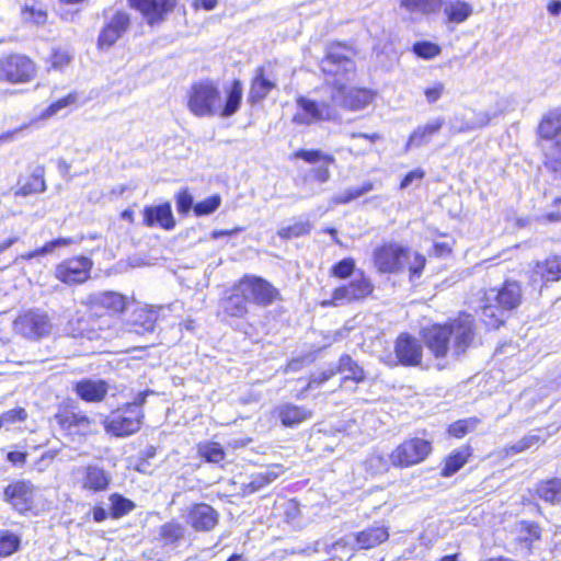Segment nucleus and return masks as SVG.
Segmentation results:
<instances>
[{
    "mask_svg": "<svg viewBox=\"0 0 561 561\" xmlns=\"http://www.w3.org/2000/svg\"><path fill=\"white\" fill-rule=\"evenodd\" d=\"M157 313L152 309H140L135 313V331L139 334L151 333L156 329Z\"/></svg>",
    "mask_w": 561,
    "mask_h": 561,
    "instance_id": "ea45409f",
    "label": "nucleus"
},
{
    "mask_svg": "<svg viewBox=\"0 0 561 561\" xmlns=\"http://www.w3.org/2000/svg\"><path fill=\"white\" fill-rule=\"evenodd\" d=\"M198 454L208 462L219 463L225 459V451L218 443L206 442L198 445Z\"/></svg>",
    "mask_w": 561,
    "mask_h": 561,
    "instance_id": "a18cd8bd",
    "label": "nucleus"
},
{
    "mask_svg": "<svg viewBox=\"0 0 561 561\" xmlns=\"http://www.w3.org/2000/svg\"><path fill=\"white\" fill-rule=\"evenodd\" d=\"M185 537V528L178 522H168L159 528V538L164 546L178 545Z\"/></svg>",
    "mask_w": 561,
    "mask_h": 561,
    "instance_id": "c9c22d12",
    "label": "nucleus"
},
{
    "mask_svg": "<svg viewBox=\"0 0 561 561\" xmlns=\"http://www.w3.org/2000/svg\"><path fill=\"white\" fill-rule=\"evenodd\" d=\"M470 456L468 448H462L454 451L447 459L443 469L442 474L444 477H451L458 470H460L467 462Z\"/></svg>",
    "mask_w": 561,
    "mask_h": 561,
    "instance_id": "a19ab883",
    "label": "nucleus"
},
{
    "mask_svg": "<svg viewBox=\"0 0 561 561\" xmlns=\"http://www.w3.org/2000/svg\"><path fill=\"white\" fill-rule=\"evenodd\" d=\"M536 492L540 499L552 504L561 503V480L550 479L537 485Z\"/></svg>",
    "mask_w": 561,
    "mask_h": 561,
    "instance_id": "e433bc0d",
    "label": "nucleus"
},
{
    "mask_svg": "<svg viewBox=\"0 0 561 561\" xmlns=\"http://www.w3.org/2000/svg\"><path fill=\"white\" fill-rule=\"evenodd\" d=\"M320 100H312L306 96L296 99L297 110L293 116V122L298 125L309 126L319 122H332L340 117L337 108L330 99V93L325 92Z\"/></svg>",
    "mask_w": 561,
    "mask_h": 561,
    "instance_id": "0eeeda50",
    "label": "nucleus"
},
{
    "mask_svg": "<svg viewBox=\"0 0 561 561\" xmlns=\"http://www.w3.org/2000/svg\"><path fill=\"white\" fill-rule=\"evenodd\" d=\"M25 419L26 411L23 408L9 410L0 416V427L7 424L24 421Z\"/></svg>",
    "mask_w": 561,
    "mask_h": 561,
    "instance_id": "4d7b16f0",
    "label": "nucleus"
},
{
    "mask_svg": "<svg viewBox=\"0 0 561 561\" xmlns=\"http://www.w3.org/2000/svg\"><path fill=\"white\" fill-rule=\"evenodd\" d=\"M249 300L243 290L239 287V280L232 287L226 290L219 300L220 309L224 314L231 318L242 319L249 312Z\"/></svg>",
    "mask_w": 561,
    "mask_h": 561,
    "instance_id": "6ab92c4d",
    "label": "nucleus"
},
{
    "mask_svg": "<svg viewBox=\"0 0 561 561\" xmlns=\"http://www.w3.org/2000/svg\"><path fill=\"white\" fill-rule=\"evenodd\" d=\"M545 167L561 178V113L549 112L538 126Z\"/></svg>",
    "mask_w": 561,
    "mask_h": 561,
    "instance_id": "39448f33",
    "label": "nucleus"
},
{
    "mask_svg": "<svg viewBox=\"0 0 561 561\" xmlns=\"http://www.w3.org/2000/svg\"><path fill=\"white\" fill-rule=\"evenodd\" d=\"M187 523L197 531H209L217 525L218 514L208 504H196L188 512Z\"/></svg>",
    "mask_w": 561,
    "mask_h": 561,
    "instance_id": "5701e85b",
    "label": "nucleus"
},
{
    "mask_svg": "<svg viewBox=\"0 0 561 561\" xmlns=\"http://www.w3.org/2000/svg\"><path fill=\"white\" fill-rule=\"evenodd\" d=\"M239 287L243 290L249 302L256 306L267 307L280 300L279 290L270 282L259 276H243L239 279Z\"/></svg>",
    "mask_w": 561,
    "mask_h": 561,
    "instance_id": "9b49d317",
    "label": "nucleus"
},
{
    "mask_svg": "<svg viewBox=\"0 0 561 561\" xmlns=\"http://www.w3.org/2000/svg\"><path fill=\"white\" fill-rule=\"evenodd\" d=\"M350 137L352 139H364L365 140V147L363 148H359L356 153L357 154H365L367 152H369L374 146V144L380 139V136L378 134H363V133H351L350 134Z\"/></svg>",
    "mask_w": 561,
    "mask_h": 561,
    "instance_id": "13d9d810",
    "label": "nucleus"
},
{
    "mask_svg": "<svg viewBox=\"0 0 561 561\" xmlns=\"http://www.w3.org/2000/svg\"><path fill=\"white\" fill-rule=\"evenodd\" d=\"M71 60V56L67 50L56 49L51 55V66L55 69H61L68 65Z\"/></svg>",
    "mask_w": 561,
    "mask_h": 561,
    "instance_id": "e2e57ef3",
    "label": "nucleus"
},
{
    "mask_svg": "<svg viewBox=\"0 0 561 561\" xmlns=\"http://www.w3.org/2000/svg\"><path fill=\"white\" fill-rule=\"evenodd\" d=\"M142 419V410L137 404H127L105 420V431L117 437L128 436L140 430Z\"/></svg>",
    "mask_w": 561,
    "mask_h": 561,
    "instance_id": "9d476101",
    "label": "nucleus"
},
{
    "mask_svg": "<svg viewBox=\"0 0 561 561\" xmlns=\"http://www.w3.org/2000/svg\"><path fill=\"white\" fill-rule=\"evenodd\" d=\"M57 424L70 435H88L92 433V420L84 414L69 410L59 411L55 415Z\"/></svg>",
    "mask_w": 561,
    "mask_h": 561,
    "instance_id": "412c9836",
    "label": "nucleus"
},
{
    "mask_svg": "<svg viewBox=\"0 0 561 561\" xmlns=\"http://www.w3.org/2000/svg\"><path fill=\"white\" fill-rule=\"evenodd\" d=\"M295 158L302 159L308 163H317L322 161L327 164H333L335 162V158L332 154L324 153L321 150H306L300 149L295 152Z\"/></svg>",
    "mask_w": 561,
    "mask_h": 561,
    "instance_id": "49530a36",
    "label": "nucleus"
},
{
    "mask_svg": "<svg viewBox=\"0 0 561 561\" xmlns=\"http://www.w3.org/2000/svg\"><path fill=\"white\" fill-rule=\"evenodd\" d=\"M374 265L380 273L396 274L409 268L411 277L419 276L425 266V257L411 254L408 248L398 243H388L374 250Z\"/></svg>",
    "mask_w": 561,
    "mask_h": 561,
    "instance_id": "7ed1b4c3",
    "label": "nucleus"
},
{
    "mask_svg": "<svg viewBox=\"0 0 561 561\" xmlns=\"http://www.w3.org/2000/svg\"><path fill=\"white\" fill-rule=\"evenodd\" d=\"M20 545V538L9 530L0 531V556L8 557L14 553Z\"/></svg>",
    "mask_w": 561,
    "mask_h": 561,
    "instance_id": "8fccbe9b",
    "label": "nucleus"
},
{
    "mask_svg": "<svg viewBox=\"0 0 561 561\" xmlns=\"http://www.w3.org/2000/svg\"><path fill=\"white\" fill-rule=\"evenodd\" d=\"M473 12L471 4L462 0H454L446 3L444 13L447 16L449 22L453 23H462L465 22Z\"/></svg>",
    "mask_w": 561,
    "mask_h": 561,
    "instance_id": "f704fd0d",
    "label": "nucleus"
},
{
    "mask_svg": "<svg viewBox=\"0 0 561 561\" xmlns=\"http://www.w3.org/2000/svg\"><path fill=\"white\" fill-rule=\"evenodd\" d=\"M337 373L345 374L344 379L360 382L365 379L363 368L350 355L341 356L337 367H334Z\"/></svg>",
    "mask_w": 561,
    "mask_h": 561,
    "instance_id": "4c0bfd02",
    "label": "nucleus"
},
{
    "mask_svg": "<svg viewBox=\"0 0 561 561\" xmlns=\"http://www.w3.org/2000/svg\"><path fill=\"white\" fill-rule=\"evenodd\" d=\"M112 514L115 517L123 516L134 508V503L121 495H112Z\"/></svg>",
    "mask_w": 561,
    "mask_h": 561,
    "instance_id": "864d4df0",
    "label": "nucleus"
},
{
    "mask_svg": "<svg viewBox=\"0 0 561 561\" xmlns=\"http://www.w3.org/2000/svg\"><path fill=\"white\" fill-rule=\"evenodd\" d=\"M36 489L31 481L18 480L5 486L3 500L19 514H25L34 505Z\"/></svg>",
    "mask_w": 561,
    "mask_h": 561,
    "instance_id": "4468645a",
    "label": "nucleus"
},
{
    "mask_svg": "<svg viewBox=\"0 0 561 561\" xmlns=\"http://www.w3.org/2000/svg\"><path fill=\"white\" fill-rule=\"evenodd\" d=\"M329 165L323 163L320 167L311 168L301 178V183L305 186H309L311 183L324 184L331 179V172Z\"/></svg>",
    "mask_w": 561,
    "mask_h": 561,
    "instance_id": "c03bdc74",
    "label": "nucleus"
},
{
    "mask_svg": "<svg viewBox=\"0 0 561 561\" xmlns=\"http://www.w3.org/2000/svg\"><path fill=\"white\" fill-rule=\"evenodd\" d=\"M46 190L43 173L32 174L24 183L20 184L18 195L27 196L34 193H42Z\"/></svg>",
    "mask_w": 561,
    "mask_h": 561,
    "instance_id": "37998d69",
    "label": "nucleus"
},
{
    "mask_svg": "<svg viewBox=\"0 0 561 561\" xmlns=\"http://www.w3.org/2000/svg\"><path fill=\"white\" fill-rule=\"evenodd\" d=\"M110 476L98 466H88L83 469L82 488L93 492L107 489Z\"/></svg>",
    "mask_w": 561,
    "mask_h": 561,
    "instance_id": "c756f323",
    "label": "nucleus"
},
{
    "mask_svg": "<svg viewBox=\"0 0 561 561\" xmlns=\"http://www.w3.org/2000/svg\"><path fill=\"white\" fill-rule=\"evenodd\" d=\"M277 477L278 473L273 470L253 473L250 476L249 481L241 483V493L244 496L254 494L272 483Z\"/></svg>",
    "mask_w": 561,
    "mask_h": 561,
    "instance_id": "7c9ffc66",
    "label": "nucleus"
},
{
    "mask_svg": "<svg viewBox=\"0 0 561 561\" xmlns=\"http://www.w3.org/2000/svg\"><path fill=\"white\" fill-rule=\"evenodd\" d=\"M515 531L517 541L524 543L527 549L541 537V528L534 522L520 520L516 524Z\"/></svg>",
    "mask_w": 561,
    "mask_h": 561,
    "instance_id": "2f4dec72",
    "label": "nucleus"
},
{
    "mask_svg": "<svg viewBox=\"0 0 561 561\" xmlns=\"http://www.w3.org/2000/svg\"><path fill=\"white\" fill-rule=\"evenodd\" d=\"M36 65L27 56L11 54L0 58V81L21 84L32 81L36 76Z\"/></svg>",
    "mask_w": 561,
    "mask_h": 561,
    "instance_id": "6e6552de",
    "label": "nucleus"
},
{
    "mask_svg": "<svg viewBox=\"0 0 561 561\" xmlns=\"http://www.w3.org/2000/svg\"><path fill=\"white\" fill-rule=\"evenodd\" d=\"M443 0H400V7L412 14L428 15L438 12Z\"/></svg>",
    "mask_w": 561,
    "mask_h": 561,
    "instance_id": "72a5a7b5",
    "label": "nucleus"
},
{
    "mask_svg": "<svg viewBox=\"0 0 561 561\" xmlns=\"http://www.w3.org/2000/svg\"><path fill=\"white\" fill-rule=\"evenodd\" d=\"M144 224L148 227L159 226L165 230H171L175 226L171 205L164 203L158 206H147L144 209Z\"/></svg>",
    "mask_w": 561,
    "mask_h": 561,
    "instance_id": "b1692460",
    "label": "nucleus"
},
{
    "mask_svg": "<svg viewBox=\"0 0 561 561\" xmlns=\"http://www.w3.org/2000/svg\"><path fill=\"white\" fill-rule=\"evenodd\" d=\"M23 19L32 21L35 24H44L47 20V13L43 9H35L32 5L25 4L22 9Z\"/></svg>",
    "mask_w": 561,
    "mask_h": 561,
    "instance_id": "5fc2aeb1",
    "label": "nucleus"
},
{
    "mask_svg": "<svg viewBox=\"0 0 561 561\" xmlns=\"http://www.w3.org/2000/svg\"><path fill=\"white\" fill-rule=\"evenodd\" d=\"M476 335L474 319L461 314L444 325L423 331V341L437 360H458L472 345Z\"/></svg>",
    "mask_w": 561,
    "mask_h": 561,
    "instance_id": "f257e3e1",
    "label": "nucleus"
},
{
    "mask_svg": "<svg viewBox=\"0 0 561 561\" xmlns=\"http://www.w3.org/2000/svg\"><path fill=\"white\" fill-rule=\"evenodd\" d=\"M220 203H221L220 196L213 195V196L197 203L194 206V211L197 216L209 215V214L214 213L220 206Z\"/></svg>",
    "mask_w": 561,
    "mask_h": 561,
    "instance_id": "603ef678",
    "label": "nucleus"
},
{
    "mask_svg": "<svg viewBox=\"0 0 561 561\" xmlns=\"http://www.w3.org/2000/svg\"><path fill=\"white\" fill-rule=\"evenodd\" d=\"M312 225L310 221H297L278 230V236L283 239H293L310 233Z\"/></svg>",
    "mask_w": 561,
    "mask_h": 561,
    "instance_id": "de8ad7c7",
    "label": "nucleus"
},
{
    "mask_svg": "<svg viewBox=\"0 0 561 561\" xmlns=\"http://www.w3.org/2000/svg\"><path fill=\"white\" fill-rule=\"evenodd\" d=\"M332 103L351 111H359L366 107L374 99V93L367 89L346 88V84L332 89L330 92Z\"/></svg>",
    "mask_w": 561,
    "mask_h": 561,
    "instance_id": "2eb2a0df",
    "label": "nucleus"
},
{
    "mask_svg": "<svg viewBox=\"0 0 561 561\" xmlns=\"http://www.w3.org/2000/svg\"><path fill=\"white\" fill-rule=\"evenodd\" d=\"M354 268L355 262L353 259L348 257L335 264L331 270V274L339 278H346L352 275Z\"/></svg>",
    "mask_w": 561,
    "mask_h": 561,
    "instance_id": "6e6d98bb",
    "label": "nucleus"
},
{
    "mask_svg": "<svg viewBox=\"0 0 561 561\" xmlns=\"http://www.w3.org/2000/svg\"><path fill=\"white\" fill-rule=\"evenodd\" d=\"M553 206L556 210H551L545 214V219L550 222L561 221V197L554 199Z\"/></svg>",
    "mask_w": 561,
    "mask_h": 561,
    "instance_id": "774afa93",
    "label": "nucleus"
},
{
    "mask_svg": "<svg viewBox=\"0 0 561 561\" xmlns=\"http://www.w3.org/2000/svg\"><path fill=\"white\" fill-rule=\"evenodd\" d=\"M373 290L374 285L371 284V282L363 274H360L354 277L348 285L334 289L332 294V299L324 300L322 302V306H337L339 304L344 301L351 302L354 300L364 299L365 297L369 296L373 293Z\"/></svg>",
    "mask_w": 561,
    "mask_h": 561,
    "instance_id": "dca6fc26",
    "label": "nucleus"
},
{
    "mask_svg": "<svg viewBox=\"0 0 561 561\" xmlns=\"http://www.w3.org/2000/svg\"><path fill=\"white\" fill-rule=\"evenodd\" d=\"M226 92V102L222 105L217 84L209 80L196 82L187 92V107L197 117H210L216 114L221 117H230L239 111L241 105L243 94L241 81L233 80Z\"/></svg>",
    "mask_w": 561,
    "mask_h": 561,
    "instance_id": "f03ea898",
    "label": "nucleus"
},
{
    "mask_svg": "<svg viewBox=\"0 0 561 561\" xmlns=\"http://www.w3.org/2000/svg\"><path fill=\"white\" fill-rule=\"evenodd\" d=\"M82 304L95 312L99 309L122 312L126 308V297L116 291H98L89 294Z\"/></svg>",
    "mask_w": 561,
    "mask_h": 561,
    "instance_id": "aec40b11",
    "label": "nucleus"
},
{
    "mask_svg": "<svg viewBox=\"0 0 561 561\" xmlns=\"http://www.w3.org/2000/svg\"><path fill=\"white\" fill-rule=\"evenodd\" d=\"M335 375L336 370L334 367H330L320 373L319 375H312L305 390L314 389L316 387H319L320 385H322L323 382H325Z\"/></svg>",
    "mask_w": 561,
    "mask_h": 561,
    "instance_id": "bf43d9fd",
    "label": "nucleus"
},
{
    "mask_svg": "<svg viewBox=\"0 0 561 561\" xmlns=\"http://www.w3.org/2000/svg\"><path fill=\"white\" fill-rule=\"evenodd\" d=\"M482 317L486 325L497 329L503 324L504 311L516 308L522 301V287L515 280H506L500 288H490L484 294Z\"/></svg>",
    "mask_w": 561,
    "mask_h": 561,
    "instance_id": "20e7f679",
    "label": "nucleus"
},
{
    "mask_svg": "<svg viewBox=\"0 0 561 561\" xmlns=\"http://www.w3.org/2000/svg\"><path fill=\"white\" fill-rule=\"evenodd\" d=\"M77 101V94L70 93L65 98H61L57 100L56 102L51 103L47 110L46 115L51 116L58 113L60 110L67 107L70 104H73Z\"/></svg>",
    "mask_w": 561,
    "mask_h": 561,
    "instance_id": "052dcab7",
    "label": "nucleus"
},
{
    "mask_svg": "<svg viewBox=\"0 0 561 561\" xmlns=\"http://www.w3.org/2000/svg\"><path fill=\"white\" fill-rule=\"evenodd\" d=\"M398 362L403 366H417L422 362L423 351L420 342L408 333L398 336L394 344Z\"/></svg>",
    "mask_w": 561,
    "mask_h": 561,
    "instance_id": "a211bd4d",
    "label": "nucleus"
},
{
    "mask_svg": "<svg viewBox=\"0 0 561 561\" xmlns=\"http://www.w3.org/2000/svg\"><path fill=\"white\" fill-rule=\"evenodd\" d=\"M76 393L87 402H100L107 393V383L103 380L83 379L76 383Z\"/></svg>",
    "mask_w": 561,
    "mask_h": 561,
    "instance_id": "a878e982",
    "label": "nucleus"
},
{
    "mask_svg": "<svg viewBox=\"0 0 561 561\" xmlns=\"http://www.w3.org/2000/svg\"><path fill=\"white\" fill-rule=\"evenodd\" d=\"M424 175L425 172L421 168L410 171L401 181L400 188H407L414 182H421Z\"/></svg>",
    "mask_w": 561,
    "mask_h": 561,
    "instance_id": "69168bd1",
    "label": "nucleus"
},
{
    "mask_svg": "<svg viewBox=\"0 0 561 561\" xmlns=\"http://www.w3.org/2000/svg\"><path fill=\"white\" fill-rule=\"evenodd\" d=\"M129 25V14L122 10L115 11L100 32L98 47L100 49H104L114 45L126 33Z\"/></svg>",
    "mask_w": 561,
    "mask_h": 561,
    "instance_id": "f3484780",
    "label": "nucleus"
},
{
    "mask_svg": "<svg viewBox=\"0 0 561 561\" xmlns=\"http://www.w3.org/2000/svg\"><path fill=\"white\" fill-rule=\"evenodd\" d=\"M389 538V530L386 526H371L354 535L358 549H373Z\"/></svg>",
    "mask_w": 561,
    "mask_h": 561,
    "instance_id": "bb28decb",
    "label": "nucleus"
},
{
    "mask_svg": "<svg viewBox=\"0 0 561 561\" xmlns=\"http://www.w3.org/2000/svg\"><path fill=\"white\" fill-rule=\"evenodd\" d=\"M413 51L423 59H433L439 55L440 48L432 42H417L413 45Z\"/></svg>",
    "mask_w": 561,
    "mask_h": 561,
    "instance_id": "3c124183",
    "label": "nucleus"
},
{
    "mask_svg": "<svg viewBox=\"0 0 561 561\" xmlns=\"http://www.w3.org/2000/svg\"><path fill=\"white\" fill-rule=\"evenodd\" d=\"M535 274L547 282H557L561 279V256L552 255L543 262H538L535 267Z\"/></svg>",
    "mask_w": 561,
    "mask_h": 561,
    "instance_id": "473e14b6",
    "label": "nucleus"
},
{
    "mask_svg": "<svg viewBox=\"0 0 561 561\" xmlns=\"http://www.w3.org/2000/svg\"><path fill=\"white\" fill-rule=\"evenodd\" d=\"M470 428H472V422L470 420H460L453 423L449 426L448 432L455 437H462L470 431Z\"/></svg>",
    "mask_w": 561,
    "mask_h": 561,
    "instance_id": "680f3d73",
    "label": "nucleus"
},
{
    "mask_svg": "<svg viewBox=\"0 0 561 561\" xmlns=\"http://www.w3.org/2000/svg\"><path fill=\"white\" fill-rule=\"evenodd\" d=\"M541 442L542 439L538 434L526 435L515 444L507 446L505 448V454L507 456L516 455L539 445Z\"/></svg>",
    "mask_w": 561,
    "mask_h": 561,
    "instance_id": "09e8293b",
    "label": "nucleus"
},
{
    "mask_svg": "<svg viewBox=\"0 0 561 561\" xmlns=\"http://www.w3.org/2000/svg\"><path fill=\"white\" fill-rule=\"evenodd\" d=\"M364 465L365 469L371 474H381L387 472L392 463L390 456L386 457L381 454L374 453L366 458Z\"/></svg>",
    "mask_w": 561,
    "mask_h": 561,
    "instance_id": "79ce46f5",
    "label": "nucleus"
},
{
    "mask_svg": "<svg viewBox=\"0 0 561 561\" xmlns=\"http://www.w3.org/2000/svg\"><path fill=\"white\" fill-rule=\"evenodd\" d=\"M93 262L80 255L66 259L55 266L54 275L61 283L73 286L85 283L90 278Z\"/></svg>",
    "mask_w": 561,
    "mask_h": 561,
    "instance_id": "f8f14e48",
    "label": "nucleus"
},
{
    "mask_svg": "<svg viewBox=\"0 0 561 561\" xmlns=\"http://www.w3.org/2000/svg\"><path fill=\"white\" fill-rule=\"evenodd\" d=\"M431 443L422 438H411L397 446L390 454L391 463L407 468L422 462L431 453Z\"/></svg>",
    "mask_w": 561,
    "mask_h": 561,
    "instance_id": "ddd939ff",
    "label": "nucleus"
},
{
    "mask_svg": "<svg viewBox=\"0 0 561 561\" xmlns=\"http://www.w3.org/2000/svg\"><path fill=\"white\" fill-rule=\"evenodd\" d=\"M51 329L50 318L46 312L38 309L24 311L13 321L14 332L31 341H37L49 335Z\"/></svg>",
    "mask_w": 561,
    "mask_h": 561,
    "instance_id": "1a4fd4ad",
    "label": "nucleus"
},
{
    "mask_svg": "<svg viewBox=\"0 0 561 561\" xmlns=\"http://www.w3.org/2000/svg\"><path fill=\"white\" fill-rule=\"evenodd\" d=\"M131 8L141 12L149 24L159 23L174 8V0H128Z\"/></svg>",
    "mask_w": 561,
    "mask_h": 561,
    "instance_id": "4be33fe9",
    "label": "nucleus"
},
{
    "mask_svg": "<svg viewBox=\"0 0 561 561\" xmlns=\"http://www.w3.org/2000/svg\"><path fill=\"white\" fill-rule=\"evenodd\" d=\"M193 205V197L187 191H182L176 197V208L179 213L186 214Z\"/></svg>",
    "mask_w": 561,
    "mask_h": 561,
    "instance_id": "0e129e2a",
    "label": "nucleus"
},
{
    "mask_svg": "<svg viewBox=\"0 0 561 561\" xmlns=\"http://www.w3.org/2000/svg\"><path fill=\"white\" fill-rule=\"evenodd\" d=\"M444 84L442 82L435 83L433 87L425 89L424 94L428 103H435L443 94Z\"/></svg>",
    "mask_w": 561,
    "mask_h": 561,
    "instance_id": "338daca9",
    "label": "nucleus"
},
{
    "mask_svg": "<svg viewBox=\"0 0 561 561\" xmlns=\"http://www.w3.org/2000/svg\"><path fill=\"white\" fill-rule=\"evenodd\" d=\"M73 243L72 238H57L55 240L46 242L43 247L24 253L21 255V259L24 261H31L37 256H43L47 254L54 253L57 249L69 247Z\"/></svg>",
    "mask_w": 561,
    "mask_h": 561,
    "instance_id": "58836bf2",
    "label": "nucleus"
},
{
    "mask_svg": "<svg viewBox=\"0 0 561 561\" xmlns=\"http://www.w3.org/2000/svg\"><path fill=\"white\" fill-rule=\"evenodd\" d=\"M276 88L275 80L270 79L265 76L263 67H259L255 70V76L251 82L249 91V100L252 103L263 101L267 94Z\"/></svg>",
    "mask_w": 561,
    "mask_h": 561,
    "instance_id": "c85d7f7f",
    "label": "nucleus"
},
{
    "mask_svg": "<svg viewBox=\"0 0 561 561\" xmlns=\"http://www.w3.org/2000/svg\"><path fill=\"white\" fill-rule=\"evenodd\" d=\"M444 124L445 119L437 117L425 125L417 126L409 137L407 149L410 147L419 148L428 144L432 137L439 133Z\"/></svg>",
    "mask_w": 561,
    "mask_h": 561,
    "instance_id": "cd10ccee",
    "label": "nucleus"
},
{
    "mask_svg": "<svg viewBox=\"0 0 561 561\" xmlns=\"http://www.w3.org/2000/svg\"><path fill=\"white\" fill-rule=\"evenodd\" d=\"M280 423L286 427H294L311 417L310 410L291 403L280 404L275 409Z\"/></svg>",
    "mask_w": 561,
    "mask_h": 561,
    "instance_id": "393cba45",
    "label": "nucleus"
},
{
    "mask_svg": "<svg viewBox=\"0 0 561 561\" xmlns=\"http://www.w3.org/2000/svg\"><path fill=\"white\" fill-rule=\"evenodd\" d=\"M344 51V47L332 45L320 62V68L325 77V87L323 90L327 93H330L332 89L346 84L350 80V76L355 71L354 60Z\"/></svg>",
    "mask_w": 561,
    "mask_h": 561,
    "instance_id": "423d86ee",
    "label": "nucleus"
}]
</instances>
